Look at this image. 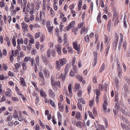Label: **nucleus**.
<instances>
[{
    "mask_svg": "<svg viewBox=\"0 0 130 130\" xmlns=\"http://www.w3.org/2000/svg\"><path fill=\"white\" fill-rule=\"evenodd\" d=\"M79 100L80 103H82L83 104H85V101L83 100L82 98H80Z\"/></svg>",
    "mask_w": 130,
    "mask_h": 130,
    "instance_id": "41",
    "label": "nucleus"
},
{
    "mask_svg": "<svg viewBox=\"0 0 130 130\" xmlns=\"http://www.w3.org/2000/svg\"><path fill=\"white\" fill-rule=\"evenodd\" d=\"M49 94L51 98L54 97L55 96V94L53 91L51 89L49 90Z\"/></svg>",
    "mask_w": 130,
    "mask_h": 130,
    "instance_id": "5",
    "label": "nucleus"
},
{
    "mask_svg": "<svg viewBox=\"0 0 130 130\" xmlns=\"http://www.w3.org/2000/svg\"><path fill=\"white\" fill-rule=\"evenodd\" d=\"M96 94L98 96H99L101 94V92L99 89L96 90Z\"/></svg>",
    "mask_w": 130,
    "mask_h": 130,
    "instance_id": "33",
    "label": "nucleus"
},
{
    "mask_svg": "<svg viewBox=\"0 0 130 130\" xmlns=\"http://www.w3.org/2000/svg\"><path fill=\"white\" fill-rule=\"evenodd\" d=\"M13 118V117L12 115H9L7 117V120L8 121H11Z\"/></svg>",
    "mask_w": 130,
    "mask_h": 130,
    "instance_id": "23",
    "label": "nucleus"
},
{
    "mask_svg": "<svg viewBox=\"0 0 130 130\" xmlns=\"http://www.w3.org/2000/svg\"><path fill=\"white\" fill-rule=\"evenodd\" d=\"M50 102L51 105L53 107H55V104L54 102L52 100H50Z\"/></svg>",
    "mask_w": 130,
    "mask_h": 130,
    "instance_id": "34",
    "label": "nucleus"
},
{
    "mask_svg": "<svg viewBox=\"0 0 130 130\" xmlns=\"http://www.w3.org/2000/svg\"><path fill=\"white\" fill-rule=\"evenodd\" d=\"M5 6V5L3 2H0V6L1 7H3Z\"/></svg>",
    "mask_w": 130,
    "mask_h": 130,
    "instance_id": "57",
    "label": "nucleus"
},
{
    "mask_svg": "<svg viewBox=\"0 0 130 130\" xmlns=\"http://www.w3.org/2000/svg\"><path fill=\"white\" fill-rule=\"evenodd\" d=\"M73 47L75 50H76L77 51H79V49L80 48V44L77 45V43L76 41L74 42H73Z\"/></svg>",
    "mask_w": 130,
    "mask_h": 130,
    "instance_id": "1",
    "label": "nucleus"
},
{
    "mask_svg": "<svg viewBox=\"0 0 130 130\" xmlns=\"http://www.w3.org/2000/svg\"><path fill=\"white\" fill-rule=\"evenodd\" d=\"M51 51L50 50H48L47 52V56L48 57H49L50 56Z\"/></svg>",
    "mask_w": 130,
    "mask_h": 130,
    "instance_id": "38",
    "label": "nucleus"
},
{
    "mask_svg": "<svg viewBox=\"0 0 130 130\" xmlns=\"http://www.w3.org/2000/svg\"><path fill=\"white\" fill-rule=\"evenodd\" d=\"M88 112L89 114V116L90 117H91V118L94 119V117L92 115V113L91 112H90L89 111H88Z\"/></svg>",
    "mask_w": 130,
    "mask_h": 130,
    "instance_id": "35",
    "label": "nucleus"
},
{
    "mask_svg": "<svg viewBox=\"0 0 130 130\" xmlns=\"http://www.w3.org/2000/svg\"><path fill=\"white\" fill-rule=\"evenodd\" d=\"M118 38H117V39H116L114 43L113 44V46H114L115 45V46L116 47V45L117 44V42L118 41Z\"/></svg>",
    "mask_w": 130,
    "mask_h": 130,
    "instance_id": "39",
    "label": "nucleus"
},
{
    "mask_svg": "<svg viewBox=\"0 0 130 130\" xmlns=\"http://www.w3.org/2000/svg\"><path fill=\"white\" fill-rule=\"evenodd\" d=\"M6 98L4 96L1 99V100L0 101V102H3L4 101L6 100Z\"/></svg>",
    "mask_w": 130,
    "mask_h": 130,
    "instance_id": "62",
    "label": "nucleus"
},
{
    "mask_svg": "<svg viewBox=\"0 0 130 130\" xmlns=\"http://www.w3.org/2000/svg\"><path fill=\"white\" fill-rule=\"evenodd\" d=\"M119 81L117 79H116L115 83L116 84L117 87H118L119 86Z\"/></svg>",
    "mask_w": 130,
    "mask_h": 130,
    "instance_id": "47",
    "label": "nucleus"
},
{
    "mask_svg": "<svg viewBox=\"0 0 130 130\" xmlns=\"http://www.w3.org/2000/svg\"><path fill=\"white\" fill-rule=\"evenodd\" d=\"M101 16V14L100 12L98 14L97 18V20L98 23H101V21L100 19Z\"/></svg>",
    "mask_w": 130,
    "mask_h": 130,
    "instance_id": "10",
    "label": "nucleus"
},
{
    "mask_svg": "<svg viewBox=\"0 0 130 130\" xmlns=\"http://www.w3.org/2000/svg\"><path fill=\"white\" fill-rule=\"evenodd\" d=\"M81 115L79 112H77L76 114V117L78 120L80 119Z\"/></svg>",
    "mask_w": 130,
    "mask_h": 130,
    "instance_id": "16",
    "label": "nucleus"
},
{
    "mask_svg": "<svg viewBox=\"0 0 130 130\" xmlns=\"http://www.w3.org/2000/svg\"><path fill=\"white\" fill-rule=\"evenodd\" d=\"M60 66H62L66 63V59L65 58H63V59H59V60Z\"/></svg>",
    "mask_w": 130,
    "mask_h": 130,
    "instance_id": "4",
    "label": "nucleus"
},
{
    "mask_svg": "<svg viewBox=\"0 0 130 130\" xmlns=\"http://www.w3.org/2000/svg\"><path fill=\"white\" fill-rule=\"evenodd\" d=\"M31 60V58L30 57H26L24 59V61L25 62H26L27 61H30Z\"/></svg>",
    "mask_w": 130,
    "mask_h": 130,
    "instance_id": "31",
    "label": "nucleus"
},
{
    "mask_svg": "<svg viewBox=\"0 0 130 130\" xmlns=\"http://www.w3.org/2000/svg\"><path fill=\"white\" fill-rule=\"evenodd\" d=\"M62 51L64 53L66 54L67 53V51L65 48H63Z\"/></svg>",
    "mask_w": 130,
    "mask_h": 130,
    "instance_id": "59",
    "label": "nucleus"
},
{
    "mask_svg": "<svg viewBox=\"0 0 130 130\" xmlns=\"http://www.w3.org/2000/svg\"><path fill=\"white\" fill-rule=\"evenodd\" d=\"M21 82V83L24 86H25L26 84L25 83L24 80L23 78H20Z\"/></svg>",
    "mask_w": 130,
    "mask_h": 130,
    "instance_id": "17",
    "label": "nucleus"
},
{
    "mask_svg": "<svg viewBox=\"0 0 130 130\" xmlns=\"http://www.w3.org/2000/svg\"><path fill=\"white\" fill-rule=\"evenodd\" d=\"M82 4V0H80L78 4V7H81Z\"/></svg>",
    "mask_w": 130,
    "mask_h": 130,
    "instance_id": "43",
    "label": "nucleus"
},
{
    "mask_svg": "<svg viewBox=\"0 0 130 130\" xmlns=\"http://www.w3.org/2000/svg\"><path fill=\"white\" fill-rule=\"evenodd\" d=\"M40 33L39 32H38L36 33L35 35V38L36 39H37L40 36Z\"/></svg>",
    "mask_w": 130,
    "mask_h": 130,
    "instance_id": "26",
    "label": "nucleus"
},
{
    "mask_svg": "<svg viewBox=\"0 0 130 130\" xmlns=\"http://www.w3.org/2000/svg\"><path fill=\"white\" fill-rule=\"evenodd\" d=\"M111 20H110L108 21L107 27H111Z\"/></svg>",
    "mask_w": 130,
    "mask_h": 130,
    "instance_id": "46",
    "label": "nucleus"
},
{
    "mask_svg": "<svg viewBox=\"0 0 130 130\" xmlns=\"http://www.w3.org/2000/svg\"><path fill=\"white\" fill-rule=\"evenodd\" d=\"M19 116L18 118V120L20 121H22L24 119V118L22 117L20 114L19 115Z\"/></svg>",
    "mask_w": 130,
    "mask_h": 130,
    "instance_id": "29",
    "label": "nucleus"
},
{
    "mask_svg": "<svg viewBox=\"0 0 130 130\" xmlns=\"http://www.w3.org/2000/svg\"><path fill=\"white\" fill-rule=\"evenodd\" d=\"M10 60V62H12L13 61V60L14 59V58L12 55H11L9 57Z\"/></svg>",
    "mask_w": 130,
    "mask_h": 130,
    "instance_id": "44",
    "label": "nucleus"
},
{
    "mask_svg": "<svg viewBox=\"0 0 130 130\" xmlns=\"http://www.w3.org/2000/svg\"><path fill=\"white\" fill-rule=\"evenodd\" d=\"M23 26H25V27H28V25L27 24L25 23H22V26L23 27Z\"/></svg>",
    "mask_w": 130,
    "mask_h": 130,
    "instance_id": "51",
    "label": "nucleus"
},
{
    "mask_svg": "<svg viewBox=\"0 0 130 130\" xmlns=\"http://www.w3.org/2000/svg\"><path fill=\"white\" fill-rule=\"evenodd\" d=\"M85 41L86 42H89V37L88 35H87L85 36Z\"/></svg>",
    "mask_w": 130,
    "mask_h": 130,
    "instance_id": "27",
    "label": "nucleus"
},
{
    "mask_svg": "<svg viewBox=\"0 0 130 130\" xmlns=\"http://www.w3.org/2000/svg\"><path fill=\"white\" fill-rule=\"evenodd\" d=\"M77 107L80 110H82V105L80 103H79V102H78L77 104Z\"/></svg>",
    "mask_w": 130,
    "mask_h": 130,
    "instance_id": "36",
    "label": "nucleus"
},
{
    "mask_svg": "<svg viewBox=\"0 0 130 130\" xmlns=\"http://www.w3.org/2000/svg\"><path fill=\"white\" fill-rule=\"evenodd\" d=\"M5 95L6 96H8L9 97H10L11 96V93L9 92L8 91L6 92L5 93Z\"/></svg>",
    "mask_w": 130,
    "mask_h": 130,
    "instance_id": "40",
    "label": "nucleus"
},
{
    "mask_svg": "<svg viewBox=\"0 0 130 130\" xmlns=\"http://www.w3.org/2000/svg\"><path fill=\"white\" fill-rule=\"evenodd\" d=\"M13 122L12 121L9 122L8 123V125L9 126H13Z\"/></svg>",
    "mask_w": 130,
    "mask_h": 130,
    "instance_id": "53",
    "label": "nucleus"
},
{
    "mask_svg": "<svg viewBox=\"0 0 130 130\" xmlns=\"http://www.w3.org/2000/svg\"><path fill=\"white\" fill-rule=\"evenodd\" d=\"M23 69L24 70H26L27 69V67L26 65V63H24L22 64Z\"/></svg>",
    "mask_w": 130,
    "mask_h": 130,
    "instance_id": "42",
    "label": "nucleus"
},
{
    "mask_svg": "<svg viewBox=\"0 0 130 130\" xmlns=\"http://www.w3.org/2000/svg\"><path fill=\"white\" fill-rule=\"evenodd\" d=\"M75 24V22L74 21H73L71 22L69 24V27L70 28L72 27Z\"/></svg>",
    "mask_w": 130,
    "mask_h": 130,
    "instance_id": "18",
    "label": "nucleus"
},
{
    "mask_svg": "<svg viewBox=\"0 0 130 130\" xmlns=\"http://www.w3.org/2000/svg\"><path fill=\"white\" fill-rule=\"evenodd\" d=\"M121 111L122 113L124 114L125 115H126V116L128 115V116L129 117V115L128 114V113L125 111L123 109H121Z\"/></svg>",
    "mask_w": 130,
    "mask_h": 130,
    "instance_id": "24",
    "label": "nucleus"
},
{
    "mask_svg": "<svg viewBox=\"0 0 130 130\" xmlns=\"http://www.w3.org/2000/svg\"><path fill=\"white\" fill-rule=\"evenodd\" d=\"M118 99V95L116 94H115V102H116L117 101Z\"/></svg>",
    "mask_w": 130,
    "mask_h": 130,
    "instance_id": "55",
    "label": "nucleus"
},
{
    "mask_svg": "<svg viewBox=\"0 0 130 130\" xmlns=\"http://www.w3.org/2000/svg\"><path fill=\"white\" fill-rule=\"evenodd\" d=\"M5 108L4 107L1 108H0V113H1L3 110H5Z\"/></svg>",
    "mask_w": 130,
    "mask_h": 130,
    "instance_id": "54",
    "label": "nucleus"
},
{
    "mask_svg": "<svg viewBox=\"0 0 130 130\" xmlns=\"http://www.w3.org/2000/svg\"><path fill=\"white\" fill-rule=\"evenodd\" d=\"M68 90L69 91V92H72V89H71V84L70 83L68 85Z\"/></svg>",
    "mask_w": 130,
    "mask_h": 130,
    "instance_id": "30",
    "label": "nucleus"
},
{
    "mask_svg": "<svg viewBox=\"0 0 130 130\" xmlns=\"http://www.w3.org/2000/svg\"><path fill=\"white\" fill-rule=\"evenodd\" d=\"M8 20L9 23H10V22L11 21V16L9 15L8 17Z\"/></svg>",
    "mask_w": 130,
    "mask_h": 130,
    "instance_id": "52",
    "label": "nucleus"
},
{
    "mask_svg": "<svg viewBox=\"0 0 130 130\" xmlns=\"http://www.w3.org/2000/svg\"><path fill=\"white\" fill-rule=\"evenodd\" d=\"M3 67H4V70L5 71H6L7 70V68H8L7 66V65L3 63Z\"/></svg>",
    "mask_w": 130,
    "mask_h": 130,
    "instance_id": "50",
    "label": "nucleus"
},
{
    "mask_svg": "<svg viewBox=\"0 0 130 130\" xmlns=\"http://www.w3.org/2000/svg\"><path fill=\"white\" fill-rule=\"evenodd\" d=\"M23 44V41L22 38H21L20 39L17 40V43L18 45H20V43Z\"/></svg>",
    "mask_w": 130,
    "mask_h": 130,
    "instance_id": "12",
    "label": "nucleus"
},
{
    "mask_svg": "<svg viewBox=\"0 0 130 130\" xmlns=\"http://www.w3.org/2000/svg\"><path fill=\"white\" fill-rule=\"evenodd\" d=\"M122 119L123 121L125 123H128V120H127V119L125 117H122Z\"/></svg>",
    "mask_w": 130,
    "mask_h": 130,
    "instance_id": "25",
    "label": "nucleus"
},
{
    "mask_svg": "<svg viewBox=\"0 0 130 130\" xmlns=\"http://www.w3.org/2000/svg\"><path fill=\"white\" fill-rule=\"evenodd\" d=\"M12 100L13 101H18V99L16 97H12Z\"/></svg>",
    "mask_w": 130,
    "mask_h": 130,
    "instance_id": "45",
    "label": "nucleus"
},
{
    "mask_svg": "<svg viewBox=\"0 0 130 130\" xmlns=\"http://www.w3.org/2000/svg\"><path fill=\"white\" fill-rule=\"evenodd\" d=\"M82 91H79L77 93V94L79 96H80L82 94Z\"/></svg>",
    "mask_w": 130,
    "mask_h": 130,
    "instance_id": "60",
    "label": "nucleus"
},
{
    "mask_svg": "<svg viewBox=\"0 0 130 130\" xmlns=\"http://www.w3.org/2000/svg\"><path fill=\"white\" fill-rule=\"evenodd\" d=\"M96 77H94L93 78V82L94 83H96L97 81L96 80Z\"/></svg>",
    "mask_w": 130,
    "mask_h": 130,
    "instance_id": "63",
    "label": "nucleus"
},
{
    "mask_svg": "<svg viewBox=\"0 0 130 130\" xmlns=\"http://www.w3.org/2000/svg\"><path fill=\"white\" fill-rule=\"evenodd\" d=\"M53 28V26H51V27H50L49 28H47L48 30V31L49 32H51Z\"/></svg>",
    "mask_w": 130,
    "mask_h": 130,
    "instance_id": "48",
    "label": "nucleus"
},
{
    "mask_svg": "<svg viewBox=\"0 0 130 130\" xmlns=\"http://www.w3.org/2000/svg\"><path fill=\"white\" fill-rule=\"evenodd\" d=\"M77 78L78 79L79 81L80 82H81L82 81L83 78L82 76L79 75H77Z\"/></svg>",
    "mask_w": 130,
    "mask_h": 130,
    "instance_id": "28",
    "label": "nucleus"
},
{
    "mask_svg": "<svg viewBox=\"0 0 130 130\" xmlns=\"http://www.w3.org/2000/svg\"><path fill=\"white\" fill-rule=\"evenodd\" d=\"M75 88L76 89L78 90L80 88V86L78 83H75Z\"/></svg>",
    "mask_w": 130,
    "mask_h": 130,
    "instance_id": "19",
    "label": "nucleus"
},
{
    "mask_svg": "<svg viewBox=\"0 0 130 130\" xmlns=\"http://www.w3.org/2000/svg\"><path fill=\"white\" fill-rule=\"evenodd\" d=\"M56 68H58L59 66V61L56 60Z\"/></svg>",
    "mask_w": 130,
    "mask_h": 130,
    "instance_id": "37",
    "label": "nucleus"
},
{
    "mask_svg": "<svg viewBox=\"0 0 130 130\" xmlns=\"http://www.w3.org/2000/svg\"><path fill=\"white\" fill-rule=\"evenodd\" d=\"M61 47L60 45H58L56 48V50L57 52L58 53V54L60 55L61 54Z\"/></svg>",
    "mask_w": 130,
    "mask_h": 130,
    "instance_id": "7",
    "label": "nucleus"
},
{
    "mask_svg": "<svg viewBox=\"0 0 130 130\" xmlns=\"http://www.w3.org/2000/svg\"><path fill=\"white\" fill-rule=\"evenodd\" d=\"M14 66L17 69H18L20 66V64H19L18 63H16L14 65Z\"/></svg>",
    "mask_w": 130,
    "mask_h": 130,
    "instance_id": "49",
    "label": "nucleus"
},
{
    "mask_svg": "<svg viewBox=\"0 0 130 130\" xmlns=\"http://www.w3.org/2000/svg\"><path fill=\"white\" fill-rule=\"evenodd\" d=\"M36 61V64L38 66H39V56L38 55H37L36 56V57L35 59Z\"/></svg>",
    "mask_w": 130,
    "mask_h": 130,
    "instance_id": "14",
    "label": "nucleus"
},
{
    "mask_svg": "<svg viewBox=\"0 0 130 130\" xmlns=\"http://www.w3.org/2000/svg\"><path fill=\"white\" fill-rule=\"evenodd\" d=\"M40 92L41 95L44 98H45L46 97V94L45 92L41 89L40 90Z\"/></svg>",
    "mask_w": 130,
    "mask_h": 130,
    "instance_id": "6",
    "label": "nucleus"
},
{
    "mask_svg": "<svg viewBox=\"0 0 130 130\" xmlns=\"http://www.w3.org/2000/svg\"><path fill=\"white\" fill-rule=\"evenodd\" d=\"M68 52L72 54L73 53V50L72 47L71 46H69L68 47Z\"/></svg>",
    "mask_w": 130,
    "mask_h": 130,
    "instance_id": "22",
    "label": "nucleus"
},
{
    "mask_svg": "<svg viewBox=\"0 0 130 130\" xmlns=\"http://www.w3.org/2000/svg\"><path fill=\"white\" fill-rule=\"evenodd\" d=\"M100 43H98L97 44V46H96L97 48H96V51H98L99 50V48H100Z\"/></svg>",
    "mask_w": 130,
    "mask_h": 130,
    "instance_id": "61",
    "label": "nucleus"
},
{
    "mask_svg": "<svg viewBox=\"0 0 130 130\" xmlns=\"http://www.w3.org/2000/svg\"><path fill=\"white\" fill-rule=\"evenodd\" d=\"M39 76L41 78L40 80L42 82H44V77L43 75V73L40 72L39 73Z\"/></svg>",
    "mask_w": 130,
    "mask_h": 130,
    "instance_id": "8",
    "label": "nucleus"
},
{
    "mask_svg": "<svg viewBox=\"0 0 130 130\" xmlns=\"http://www.w3.org/2000/svg\"><path fill=\"white\" fill-rule=\"evenodd\" d=\"M15 112L14 113L13 115V118H14L17 117L18 116V114H17V112L16 110H15Z\"/></svg>",
    "mask_w": 130,
    "mask_h": 130,
    "instance_id": "32",
    "label": "nucleus"
},
{
    "mask_svg": "<svg viewBox=\"0 0 130 130\" xmlns=\"http://www.w3.org/2000/svg\"><path fill=\"white\" fill-rule=\"evenodd\" d=\"M58 105L59 106V108L61 109H60V110L61 111H63V107L61 105V103L59 102L58 103Z\"/></svg>",
    "mask_w": 130,
    "mask_h": 130,
    "instance_id": "15",
    "label": "nucleus"
},
{
    "mask_svg": "<svg viewBox=\"0 0 130 130\" xmlns=\"http://www.w3.org/2000/svg\"><path fill=\"white\" fill-rule=\"evenodd\" d=\"M39 122L40 125L42 126L43 128L44 129L45 128V127L44 124L42 123V122L41 121V120H39Z\"/></svg>",
    "mask_w": 130,
    "mask_h": 130,
    "instance_id": "56",
    "label": "nucleus"
},
{
    "mask_svg": "<svg viewBox=\"0 0 130 130\" xmlns=\"http://www.w3.org/2000/svg\"><path fill=\"white\" fill-rule=\"evenodd\" d=\"M54 78L52 76L51 77V84L52 85V86L53 87V86H55V81L53 79Z\"/></svg>",
    "mask_w": 130,
    "mask_h": 130,
    "instance_id": "11",
    "label": "nucleus"
},
{
    "mask_svg": "<svg viewBox=\"0 0 130 130\" xmlns=\"http://www.w3.org/2000/svg\"><path fill=\"white\" fill-rule=\"evenodd\" d=\"M56 86H58L59 88L60 87V85L59 81H58L57 82H55V86H53V89L55 90H57L58 88H57Z\"/></svg>",
    "mask_w": 130,
    "mask_h": 130,
    "instance_id": "3",
    "label": "nucleus"
},
{
    "mask_svg": "<svg viewBox=\"0 0 130 130\" xmlns=\"http://www.w3.org/2000/svg\"><path fill=\"white\" fill-rule=\"evenodd\" d=\"M81 122H80L78 121L76 123V126L79 128H81L82 126L80 125Z\"/></svg>",
    "mask_w": 130,
    "mask_h": 130,
    "instance_id": "21",
    "label": "nucleus"
},
{
    "mask_svg": "<svg viewBox=\"0 0 130 130\" xmlns=\"http://www.w3.org/2000/svg\"><path fill=\"white\" fill-rule=\"evenodd\" d=\"M118 17H117L116 18V19H115L114 23V26H116L118 23Z\"/></svg>",
    "mask_w": 130,
    "mask_h": 130,
    "instance_id": "20",
    "label": "nucleus"
},
{
    "mask_svg": "<svg viewBox=\"0 0 130 130\" xmlns=\"http://www.w3.org/2000/svg\"><path fill=\"white\" fill-rule=\"evenodd\" d=\"M115 109L116 110L118 111L120 108L119 104V103L117 102L115 105Z\"/></svg>",
    "mask_w": 130,
    "mask_h": 130,
    "instance_id": "13",
    "label": "nucleus"
},
{
    "mask_svg": "<svg viewBox=\"0 0 130 130\" xmlns=\"http://www.w3.org/2000/svg\"><path fill=\"white\" fill-rule=\"evenodd\" d=\"M93 103V102L92 100H90L89 101V105L90 106H91Z\"/></svg>",
    "mask_w": 130,
    "mask_h": 130,
    "instance_id": "64",
    "label": "nucleus"
},
{
    "mask_svg": "<svg viewBox=\"0 0 130 130\" xmlns=\"http://www.w3.org/2000/svg\"><path fill=\"white\" fill-rule=\"evenodd\" d=\"M4 76L3 75H0V80H3L4 79Z\"/></svg>",
    "mask_w": 130,
    "mask_h": 130,
    "instance_id": "58",
    "label": "nucleus"
},
{
    "mask_svg": "<svg viewBox=\"0 0 130 130\" xmlns=\"http://www.w3.org/2000/svg\"><path fill=\"white\" fill-rule=\"evenodd\" d=\"M69 65L68 64L66 65V66L64 69V77L66 76V74H67L68 72V69H69Z\"/></svg>",
    "mask_w": 130,
    "mask_h": 130,
    "instance_id": "9",
    "label": "nucleus"
},
{
    "mask_svg": "<svg viewBox=\"0 0 130 130\" xmlns=\"http://www.w3.org/2000/svg\"><path fill=\"white\" fill-rule=\"evenodd\" d=\"M44 73L45 77L48 78L50 77V73L49 71L46 69H45L43 70Z\"/></svg>",
    "mask_w": 130,
    "mask_h": 130,
    "instance_id": "2",
    "label": "nucleus"
}]
</instances>
